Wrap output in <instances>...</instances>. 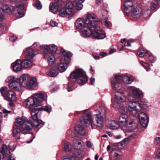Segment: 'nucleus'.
<instances>
[{"label": "nucleus", "mask_w": 160, "mask_h": 160, "mask_svg": "<svg viewBox=\"0 0 160 160\" xmlns=\"http://www.w3.org/2000/svg\"><path fill=\"white\" fill-rule=\"evenodd\" d=\"M11 112V111H10L7 110L5 109H3V112L4 113H9Z\"/></svg>", "instance_id": "64"}, {"label": "nucleus", "mask_w": 160, "mask_h": 160, "mask_svg": "<svg viewBox=\"0 0 160 160\" xmlns=\"http://www.w3.org/2000/svg\"><path fill=\"white\" fill-rule=\"evenodd\" d=\"M47 74L49 77H54L58 75V72L56 69L52 68L47 72Z\"/></svg>", "instance_id": "34"}, {"label": "nucleus", "mask_w": 160, "mask_h": 160, "mask_svg": "<svg viewBox=\"0 0 160 160\" xmlns=\"http://www.w3.org/2000/svg\"><path fill=\"white\" fill-rule=\"evenodd\" d=\"M107 55V53L104 52H102L99 53V55L102 56V57H103Z\"/></svg>", "instance_id": "61"}, {"label": "nucleus", "mask_w": 160, "mask_h": 160, "mask_svg": "<svg viewBox=\"0 0 160 160\" xmlns=\"http://www.w3.org/2000/svg\"><path fill=\"white\" fill-rule=\"evenodd\" d=\"M1 152L3 155V160H15V159L10 154L9 150L7 145L5 144L2 145Z\"/></svg>", "instance_id": "14"}, {"label": "nucleus", "mask_w": 160, "mask_h": 160, "mask_svg": "<svg viewBox=\"0 0 160 160\" xmlns=\"http://www.w3.org/2000/svg\"><path fill=\"white\" fill-rule=\"evenodd\" d=\"M12 2L17 3L16 5V8L13 9L16 16L18 18H20L24 16V13L22 10L24 9V4L19 0H11Z\"/></svg>", "instance_id": "9"}, {"label": "nucleus", "mask_w": 160, "mask_h": 160, "mask_svg": "<svg viewBox=\"0 0 160 160\" xmlns=\"http://www.w3.org/2000/svg\"><path fill=\"white\" fill-rule=\"evenodd\" d=\"M63 5L61 2L57 1L54 3H51L49 6V11L53 13H55L57 11L58 7Z\"/></svg>", "instance_id": "19"}, {"label": "nucleus", "mask_w": 160, "mask_h": 160, "mask_svg": "<svg viewBox=\"0 0 160 160\" xmlns=\"http://www.w3.org/2000/svg\"><path fill=\"white\" fill-rule=\"evenodd\" d=\"M9 147L10 149L13 151L16 148V145L15 144H13L12 145H9Z\"/></svg>", "instance_id": "58"}, {"label": "nucleus", "mask_w": 160, "mask_h": 160, "mask_svg": "<svg viewBox=\"0 0 160 160\" xmlns=\"http://www.w3.org/2000/svg\"><path fill=\"white\" fill-rule=\"evenodd\" d=\"M100 108L99 107L96 112L98 111L99 113L94 115V119L92 121L90 112L88 110H85L81 112L83 114V116L80 118V122L82 124H84L86 127L91 126L92 129V124L94 126L101 128L102 126V124L104 121L103 118L101 115V111L100 110Z\"/></svg>", "instance_id": "3"}, {"label": "nucleus", "mask_w": 160, "mask_h": 160, "mask_svg": "<svg viewBox=\"0 0 160 160\" xmlns=\"http://www.w3.org/2000/svg\"><path fill=\"white\" fill-rule=\"evenodd\" d=\"M50 24L52 27H54L58 25V23L55 21H51Z\"/></svg>", "instance_id": "56"}, {"label": "nucleus", "mask_w": 160, "mask_h": 160, "mask_svg": "<svg viewBox=\"0 0 160 160\" xmlns=\"http://www.w3.org/2000/svg\"><path fill=\"white\" fill-rule=\"evenodd\" d=\"M98 23L94 30H91L92 32L91 34H92L94 38L98 39H103L105 37V34L102 29L99 28L98 30V28H99L98 26Z\"/></svg>", "instance_id": "12"}, {"label": "nucleus", "mask_w": 160, "mask_h": 160, "mask_svg": "<svg viewBox=\"0 0 160 160\" xmlns=\"http://www.w3.org/2000/svg\"><path fill=\"white\" fill-rule=\"evenodd\" d=\"M68 12L72 14L73 12V5L71 2H68L64 7Z\"/></svg>", "instance_id": "31"}, {"label": "nucleus", "mask_w": 160, "mask_h": 160, "mask_svg": "<svg viewBox=\"0 0 160 160\" xmlns=\"http://www.w3.org/2000/svg\"><path fill=\"white\" fill-rule=\"evenodd\" d=\"M20 84L16 81L12 82L9 83V86L11 89L16 91H18L19 90Z\"/></svg>", "instance_id": "25"}, {"label": "nucleus", "mask_w": 160, "mask_h": 160, "mask_svg": "<svg viewBox=\"0 0 160 160\" xmlns=\"http://www.w3.org/2000/svg\"><path fill=\"white\" fill-rule=\"evenodd\" d=\"M98 24V19L91 14H87L83 18L78 19L75 23L76 28L81 30L82 34L88 37L91 34V30H94Z\"/></svg>", "instance_id": "2"}, {"label": "nucleus", "mask_w": 160, "mask_h": 160, "mask_svg": "<svg viewBox=\"0 0 160 160\" xmlns=\"http://www.w3.org/2000/svg\"><path fill=\"white\" fill-rule=\"evenodd\" d=\"M13 128L12 135L13 137H18L21 133H23L22 128L19 127L18 126L14 124Z\"/></svg>", "instance_id": "21"}, {"label": "nucleus", "mask_w": 160, "mask_h": 160, "mask_svg": "<svg viewBox=\"0 0 160 160\" xmlns=\"http://www.w3.org/2000/svg\"><path fill=\"white\" fill-rule=\"evenodd\" d=\"M41 109L50 112L51 111V107L50 106H46L41 108Z\"/></svg>", "instance_id": "46"}, {"label": "nucleus", "mask_w": 160, "mask_h": 160, "mask_svg": "<svg viewBox=\"0 0 160 160\" xmlns=\"http://www.w3.org/2000/svg\"><path fill=\"white\" fill-rule=\"evenodd\" d=\"M158 135V137H157L155 138V142H156L158 144L160 143V135L159 134Z\"/></svg>", "instance_id": "57"}, {"label": "nucleus", "mask_w": 160, "mask_h": 160, "mask_svg": "<svg viewBox=\"0 0 160 160\" xmlns=\"http://www.w3.org/2000/svg\"><path fill=\"white\" fill-rule=\"evenodd\" d=\"M85 0H75L74 1V3H82Z\"/></svg>", "instance_id": "59"}, {"label": "nucleus", "mask_w": 160, "mask_h": 160, "mask_svg": "<svg viewBox=\"0 0 160 160\" xmlns=\"http://www.w3.org/2000/svg\"><path fill=\"white\" fill-rule=\"evenodd\" d=\"M157 2L155 1V3L152 2L151 4V8L152 10H154L157 7Z\"/></svg>", "instance_id": "50"}, {"label": "nucleus", "mask_w": 160, "mask_h": 160, "mask_svg": "<svg viewBox=\"0 0 160 160\" xmlns=\"http://www.w3.org/2000/svg\"><path fill=\"white\" fill-rule=\"evenodd\" d=\"M147 56L148 57L149 61L152 63H153L155 60V58L149 51H147Z\"/></svg>", "instance_id": "40"}, {"label": "nucleus", "mask_w": 160, "mask_h": 160, "mask_svg": "<svg viewBox=\"0 0 160 160\" xmlns=\"http://www.w3.org/2000/svg\"><path fill=\"white\" fill-rule=\"evenodd\" d=\"M142 12L141 8L139 6H137L133 9H132L131 13H132V15L134 18H137L141 16Z\"/></svg>", "instance_id": "18"}, {"label": "nucleus", "mask_w": 160, "mask_h": 160, "mask_svg": "<svg viewBox=\"0 0 160 160\" xmlns=\"http://www.w3.org/2000/svg\"><path fill=\"white\" fill-rule=\"evenodd\" d=\"M134 138V137L133 136H130L128 137L124 138L122 142L118 143L120 144L121 146L125 145L128 142L129 140L132 139Z\"/></svg>", "instance_id": "36"}, {"label": "nucleus", "mask_w": 160, "mask_h": 160, "mask_svg": "<svg viewBox=\"0 0 160 160\" xmlns=\"http://www.w3.org/2000/svg\"><path fill=\"white\" fill-rule=\"evenodd\" d=\"M73 142L74 148L77 150L80 149L83 143L82 142L79 141L77 140H74Z\"/></svg>", "instance_id": "33"}, {"label": "nucleus", "mask_w": 160, "mask_h": 160, "mask_svg": "<svg viewBox=\"0 0 160 160\" xmlns=\"http://www.w3.org/2000/svg\"><path fill=\"white\" fill-rule=\"evenodd\" d=\"M11 67L13 71L16 72L20 71L22 69V61L20 59H18L12 63Z\"/></svg>", "instance_id": "15"}, {"label": "nucleus", "mask_w": 160, "mask_h": 160, "mask_svg": "<svg viewBox=\"0 0 160 160\" xmlns=\"http://www.w3.org/2000/svg\"><path fill=\"white\" fill-rule=\"evenodd\" d=\"M124 12L127 14L130 13L133 9V4L130 0L126 1L124 2Z\"/></svg>", "instance_id": "16"}, {"label": "nucleus", "mask_w": 160, "mask_h": 160, "mask_svg": "<svg viewBox=\"0 0 160 160\" xmlns=\"http://www.w3.org/2000/svg\"><path fill=\"white\" fill-rule=\"evenodd\" d=\"M138 117L141 126L143 128L147 127L149 119V117L146 114L145 112H141L138 113Z\"/></svg>", "instance_id": "13"}, {"label": "nucleus", "mask_w": 160, "mask_h": 160, "mask_svg": "<svg viewBox=\"0 0 160 160\" xmlns=\"http://www.w3.org/2000/svg\"><path fill=\"white\" fill-rule=\"evenodd\" d=\"M108 126V127L112 129H116L120 127L118 123L114 120L109 121Z\"/></svg>", "instance_id": "26"}, {"label": "nucleus", "mask_w": 160, "mask_h": 160, "mask_svg": "<svg viewBox=\"0 0 160 160\" xmlns=\"http://www.w3.org/2000/svg\"><path fill=\"white\" fill-rule=\"evenodd\" d=\"M36 3L34 5L38 9H40L42 8V6L40 2L38 0H37V1L34 2Z\"/></svg>", "instance_id": "47"}, {"label": "nucleus", "mask_w": 160, "mask_h": 160, "mask_svg": "<svg viewBox=\"0 0 160 160\" xmlns=\"http://www.w3.org/2000/svg\"><path fill=\"white\" fill-rule=\"evenodd\" d=\"M49 46L50 48V50L49 51L52 53L53 54L55 53L57 50V47L54 45H47Z\"/></svg>", "instance_id": "38"}, {"label": "nucleus", "mask_w": 160, "mask_h": 160, "mask_svg": "<svg viewBox=\"0 0 160 160\" xmlns=\"http://www.w3.org/2000/svg\"><path fill=\"white\" fill-rule=\"evenodd\" d=\"M75 131L81 135H83L85 134V130L82 126L81 125L76 126L75 127Z\"/></svg>", "instance_id": "29"}, {"label": "nucleus", "mask_w": 160, "mask_h": 160, "mask_svg": "<svg viewBox=\"0 0 160 160\" xmlns=\"http://www.w3.org/2000/svg\"><path fill=\"white\" fill-rule=\"evenodd\" d=\"M92 144L89 141H87V147L90 148L92 146Z\"/></svg>", "instance_id": "62"}, {"label": "nucleus", "mask_w": 160, "mask_h": 160, "mask_svg": "<svg viewBox=\"0 0 160 160\" xmlns=\"http://www.w3.org/2000/svg\"><path fill=\"white\" fill-rule=\"evenodd\" d=\"M47 96L44 92H39L33 94L23 102V105L30 111L34 110L37 107L41 106L42 102L46 101Z\"/></svg>", "instance_id": "4"}, {"label": "nucleus", "mask_w": 160, "mask_h": 160, "mask_svg": "<svg viewBox=\"0 0 160 160\" xmlns=\"http://www.w3.org/2000/svg\"><path fill=\"white\" fill-rule=\"evenodd\" d=\"M58 14L60 16L63 17L71 15L64 7L62 8L59 10Z\"/></svg>", "instance_id": "28"}, {"label": "nucleus", "mask_w": 160, "mask_h": 160, "mask_svg": "<svg viewBox=\"0 0 160 160\" xmlns=\"http://www.w3.org/2000/svg\"><path fill=\"white\" fill-rule=\"evenodd\" d=\"M115 96L113 107L118 108L120 112L122 113L128 112L133 115L137 113L138 110L137 108V104L134 100L135 98L134 97L129 96L128 107L125 104H123L126 100V98L123 93L117 91L115 93Z\"/></svg>", "instance_id": "1"}, {"label": "nucleus", "mask_w": 160, "mask_h": 160, "mask_svg": "<svg viewBox=\"0 0 160 160\" xmlns=\"http://www.w3.org/2000/svg\"><path fill=\"white\" fill-rule=\"evenodd\" d=\"M36 79L34 78H32L29 79L26 88L29 90H32L36 86Z\"/></svg>", "instance_id": "24"}, {"label": "nucleus", "mask_w": 160, "mask_h": 160, "mask_svg": "<svg viewBox=\"0 0 160 160\" xmlns=\"http://www.w3.org/2000/svg\"><path fill=\"white\" fill-rule=\"evenodd\" d=\"M17 38L16 36L12 35L10 37L9 39L10 41L13 42L16 40Z\"/></svg>", "instance_id": "53"}, {"label": "nucleus", "mask_w": 160, "mask_h": 160, "mask_svg": "<svg viewBox=\"0 0 160 160\" xmlns=\"http://www.w3.org/2000/svg\"><path fill=\"white\" fill-rule=\"evenodd\" d=\"M41 49L44 53V58L49 65H52L54 63L55 58L53 54L49 51L50 48L48 45H42L40 46Z\"/></svg>", "instance_id": "8"}, {"label": "nucleus", "mask_w": 160, "mask_h": 160, "mask_svg": "<svg viewBox=\"0 0 160 160\" xmlns=\"http://www.w3.org/2000/svg\"><path fill=\"white\" fill-rule=\"evenodd\" d=\"M132 77L128 76L126 75L123 77H122V81L125 83L129 84L131 83L132 81Z\"/></svg>", "instance_id": "35"}, {"label": "nucleus", "mask_w": 160, "mask_h": 160, "mask_svg": "<svg viewBox=\"0 0 160 160\" xmlns=\"http://www.w3.org/2000/svg\"><path fill=\"white\" fill-rule=\"evenodd\" d=\"M127 117L125 115H122L118 118V124L123 131L131 132L133 130L132 128L134 125V120L136 117L134 116L135 114Z\"/></svg>", "instance_id": "5"}, {"label": "nucleus", "mask_w": 160, "mask_h": 160, "mask_svg": "<svg viewBox=\"0 0 160 160\" xmlns=\"http://www.w3.org/2000/svg\"><path fill=\"white\" fill-rule=\"evenodd\" d=\"M75 5V7L76 9L78 10H81L83 7V5L82 3H74Z\"/></svg>", "instance_id": "48"}, {"label": "nucleus", "mask_w": 160, "mask_h": 160, "mask_svg": "<svg viewBox=\"0 0 160 160\" xmlns=\"http://www.w3.org/2000/svg\"><path fill=\"white\" fill-rule=\"evenodd\" d=\"M16 81V78L13 76H11L8 77L6 80V82H9V83L14 82Z\"/></svg>", "instance_id": "43"}, {"label": "nucleus", "mask_w": 160, "mask_h": 160, "mask_svg": "<svg viewBox=\"0 0 160 160\" xmlns=\"http://www.w3.org/2000/svg\"><path fill=\"white\" fill-rule=\"evenodd\" d=\"M31 116L33 120V122L30 121V126L31 127H37L39 125L42 124H44V123L43 122L40 120H39L38 118V108H36L34 110L30 111Z\"/></svg>", "instance_id": "10"}, {"label": "nucleus", "mask_w": 160, "mask_h": 160, "mask_svg": "<svg viewBox=\"0 0 160 160\" xmlns=\"http://www.w3.org/2000/svg\"><path fill=\"white\" fill-rule=\"evenodd\" d=\"M6 96H7V98L5 97V99L9 102L15 101L16 100L15 93L12 91H8V92H7Z\"/></svg>", "instance_id": "22"}, {"label": "nucleus", "mask_w": 160, "mask_h": 160, "mask_svg": "<svg viewBox=\"0 0 160 160\" xmlns=\"http://www.w3.org/2000/svg\"><path fill=\"white\" fill-rule=\"evenodd\" d=\"M133 94L137 98H141L143 97V93L142 91L138 88H134L132 90Z\"/></svg>", "instance_id": "30"}, {"label": "nucleus", "mask_w": 160, "mask_h": 160, "mask_svg": "<svg viewBox=\"0 0 160 160\" xmlns=\"http://www.w3.org/2000/svg\"><path fill=\"white\" fill-rule=\"evenodd\" d=\"M26 55L27 57L29 58H31L36 54L34 50L31 47L28 48L26 50Z\"/></svg>", "instance_id": "27"}, {"label": "nucleus", "mask_w": 160, "mask_h": 160, "mask_svg": "<svg viewBox=\"0 0 160 160\" xmlns=\"http://www.w3.org/2000/svg\"><path fill=\"white\" fill-rule=\"evenodd\" d=\"M104 25L108 28H110L111 26V24L107 20L104 22Z\"/></svg>", "instance_id": "51"}, {"label": "nucleus", "mask_w": 160, "mask_h": 160, "mask_svg": "<svg viewBox=\"0 0 160 160\" xmlns=\"http://www.w3.org/2000/svg\"><path fill=\"white\" fill-rule=\"evenodd\" d=\"M122 77L115 75L111 80V86L113 89L119 90L122 87Z\"/></svg>", "instance_id": "11"}, {"label": "nucleus", "mask_w": 160, "mask_h": 160, "mask_svg": "<svg viewBox=\"0 0 160 160\" xmlns=\"http://www.w3.org/2000/svg\"><path fill=\"white\" fill-rule=\"evenodd\" d=\"M114 160H120V155L116 152L114 154Z\"/></svg>", "instance_id": "49"}, {"label": "nucleus", "mask_w": 160, "mask_h": 160, "mask_svg": "<svg viewBox=\"0 0 160 160\" xmlns=\"http://www.w3.org/2000/svg\"><path fill=\"white\" fill-rule=\"evenodd\" d=\"M14 125L22 128L23 134H28L30 132L31 129L30 121H28L25 117H21L16 119Z\"/></svg>", "instance_id": "7"}, {"label": "nucleus", "mask_w": 160, "mask_h": 160, "mask_svg": "<svg viewBox=\"0 0 160 160\" xmlns=\"http://www.w3.org/2000/svg\"><path fill=\"white\" fill-rule=\"evenodd\" d=\"M0 92L2 96H3L4 98L5 97L7 98L6 95L7 92H8V91H7V88L6 87H4L0 88Z\"/></svg>", "instance_id": "37"}, {"label": "nucleus", "mask_w": 160, "mask_h": 160, "mask_svg": "<svg viewBox=\"0 0 160 160\" xmlns=\"http://www.w3.org/2000/svg\"><path fill=\"white\" fill-rule=\"evenodd\" d=\"M69 61H64L59 63L57 65V68L61 72H63L67 68Z\"/></svg>", "instance_id": "23"}, {"label": "nucleus", "mask_w": 160, "mask_h": 160, "mask_svg": "<svg viewBox=\"0 0 160 160\" xmlns=\"http://www.w3.org/2000/svg\"><path fill=\"white\" fill-rule=\"evenodd\" d=\"M140 63L142 65L144 68L146 69L147 71H149L150 67L148 64L143 61H141Z\"/></svg>", "instance_id": "45"}, {"label": "nucleus", "mask_w": 160, "mask_h": 160, "mask_svg": "<svg viewBox=\"0 0 160 160\" xmlns=\"http://www.w3.org/2000/svg\"><path fill=\"white\" fill-rule=\"evenodd\" d=\"M157 157L155 158V160H160V150L158 151Z\"/></svg>", "instance_id": "54"}, {"label": "nucleus", "mask_w": 160, "mask_h": 160, "mask_svg": "<svg viewBox=\"0 0 160 160\" xmlns=\"http://www.w3.org/2000/svg\"><path fill=\"white\" fill-rule=\"evenodd\" d=\"M72 86V83H68V87L67 88V89L68 92L71 91L72 90V89L71 88Z\"/></svg>", "instance_id": "52"}, {"label": "nucleus", "mask_w": 160, "mask_h": 160, "mask_svg": "<svg viewBox=\"0 0 160 160\" xmlns=\"http://www.w3.org/2000/svg\"><path fill=\"white\" fill-rule=\"evenodd\" d=\"M22 65L24 68H27L32 66L31 61L28 59L24 60L22 62Z\"/></svg>", "instance_id": "32"}, {"label": "nucleus", "mask_w": 160, "mask_h": 160, "mask_svg": "<svg viewBox=\"0 0 160 160\" xmlns=\"http://www.w3.org/2000/svg\"><path fill=\"white\" fill-rule=\"evenodd\" d=\"M130 42H131L129 41L126 42L125 43L124 46H130Z\"/></svg>", "instance_id": "63"}, {"label": "nucleus", "mask_w": 160, "mask_h": 160, "mask_svg": "<svg viewBox=\"0 0 160 160\" xmlns=\"http://www.w3.org/2000/svg\"><path fill=\"white\" fill-rule=\"evenodd\" d=\"M92 55L93 58L95 59H99L100 58V57L99 56L97 53H92Z\"/></svg>", "instance_id": "55"}, {"label": "nucleus", "mask_w": 160, "mask_h": 160, "mask_svg": "<svg viewBox=\"0 0 160 160\" xmlns=\"http://www.w3.org/2000/svg\"><path fill=\"white\" fill-rule=\"evenodd\" d=\"M30 79L28 75L23 74L20 77L19 81L21 86L26 88Z\"/></svg>", "instance_id": "17"}, {"label": "nucleus", "mask_w": 160, "mask_h": 160, "mask_svg": "<svg viewBox=\"0 0 160 160\" xmlns=\"http://www.w3.org/2000/svg\"><path fill=\"white\" fill-rule=\"evenodd\" d=\"M143 15L144 18L147 19L149 18L151 15V11L149 9H147L145 11H144L143 13Z\"/></svg>", "instance_id": "42"}, {"label": "nucleus", "mask_w": 160, "mask_h": 160, "mask_svg": "<svg viewBox=\"0 0 160 160\" xmlns=\"http://www.w3.org/2000/svg\"><path fill=\"white\" fill-rule=\"evenodd\" d=\"M95 79L93 77H91L90 79V82L91 84L93 85L95 82Z\"/></svg>", "instance_id": "60"}, {"label": "nucleus", "mask_w": 160, "mask_h": 160, "mask_svg": "<svg viewBox=\"0 0 160 160\" xmlns=\"http://www.w3.org/2000/svg\"><path fill=\"white\" fill-rule=\"evenodd\" d=\"M8 14L11 13V9L6 5H4L2 8L0 7V21L2 20L4 18L3 14L2 13V12Z\"/></svg>", "instance_id": "20"}, {"label": "nucleus", "mask_w": 160, "mask_h": 160, "mask_svg": "<svg viewBox=\"0 0 160 160\" xmlns=\"http://www.w3.org/2000/svg\"><path fill=\"white\" fill-rule=\"evenodd\" d=\"M61 51L64 56L67 57H71L72 55L71 53L69 52H66L63 48L61 49Z\"/></svg>", "instance_id": "44"}, {"label": "nucleus", "mask_w": 160, "mask_h": 160, "mask_svg": "<svg viewBox=\"0 0 160 160\" xmlns=\"http://www.w3.org/2000/svg\"><path fill=\"white\" fill-rule=\"evenodd\" d=\"M147 51H148L146 49H142L140 50L138 52V54L140 57L144 56L145 54L146 56L147 55Z\"/></svg>", "instance_id": "41"}, {"label": "nucleus", "mask_w": 160, "mask_h": 160, "mask_svg": "<svg viewBox=\"0 0 160 160\" xmlns=\"http://www.w3.org/2000/svg\"><path fill=\"white\" fill-rule=\"evenodd\" d=\"M64 151L66 152L69 151L70 150V144L67 141H65L64 142Z\"/></svg>", "instance_id": "39"}, {"label": "nucleus", "mask_w": 160, "mask_h": 160, "mask_svg": "<svg viewBox=\"0 0 160 160\" xmlns=\"http://www.w3.org/2000/svg\"><path fill=\"white\" fill-rule=\"evenodd\" d=\"M70 77L72 81L77 80L78 83L81 85L84 84L88 81L85 72L81 68L75 69L71 73Z\"/></svg>", "instance_id": "6"}]
</instances>
